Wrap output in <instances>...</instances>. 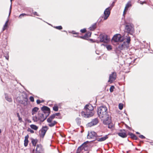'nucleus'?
Wrapping results in <instances>:
<instances>
[{
    "instance_id": "nucleus-44",
    "label": "nucleus",
    "mask_w": 153,
    "mask_h": 153,
    "mask_svg": "<svg viewBox=\"0 0 153 153\" xmlns=\"http://www.w3.org/2000/svg\"><path fill=\"white\" fill-rule=\"evenodd\" d=\"M36 102L37 104H39L41 102L39 100H36Z\"/></svg>"
},
{
    "instance_id": "nucleus-31",
    "label": "nucleus",
    "mask_w": 153,
    "mask_h": 153,
    "mask_svg": "<svg viewBox=\"0 0 153 153\" xmlns=\"http://www.w3.org/2000/svg\"><path fill=\"white\" fill-rule=\"evenodd\" d=\"M105 125H108V127L109 128H111L113 127V125L111 123V119H110V121L109 123H104Z\"/></svg>"
},
{
    "instance_id": "nucleus-11",
    "label": "nucleus",
    "mask_w": 153,
    "mask_h": 153,
    "mask_svg": "<svg viewBox=\"0 0 153 153\" xmlns=\"http://www.w3.org/2000/svg\"><path fill=\"white\" fill-rule=\"evenodd\" d=\"M112 8V7H109L105 10L104 12V20L106 19L109 16L110 13V10Z\"/></svg>"
},
{
    "instance_id": "nucleus-33",
    "label": "nucleus",
    "mask_w": 153,
    "mask_h": 153,
    "mask_svg": "<svg viewBox=\"0 0 153 153\" xmlns=\"http://www.w3.org/2000/svg\"><path fill=\"white\" fill-rule=\"evenodd\" d=\"M27 15L25 13H22L19 16V18L20 19H22V17L24 16H25Z\"/></svg>"
},
{
    "instance_id": "nucleus-17",
    "label": "nucleus",
    "mask_w": 153,
    "mask_h": 153,
    "mask_svg": "<svg viewBox=\"0 0 153 153\" xmlns=\"http://www.w3.org/2000/svg\"><path fill=\"white\" fill-rule=\"evenodd\" d=\"M108 135H106L102 137H99L96 138L97 140L99 142H102L108 138Z\"/></svg>"
},
{
    "instance_id": "nucleus-21",
    "label": "nucleus",
    "mask_w": 153,
    "mask_h": 153,
    "mask_svg": "<svg viewBox=\"0 0 153 153\" xmlns=\"http://www.w3.org/2000/svg\"><path fill=\"white\" fill-rule=\"evenodd\" d=\"M28 137H29V136L28 135H27L25 137L24 145L25 147H26L28 145Z\"/></svg>"
},
{
    "instance_id": "nucleus-36",
    "label": "nucleus",
    "mask_w": 153,
    "mask_h": 153,
    "mask_svg": "<svg viewBox=\"0 0 153 153\" xmlns=\"http://www.w3.org/2000/svg\"><path fill=\"white\" fill-rule=\"evenodd\" d=\"M54 27L58 30H61L62 29V27L61 26Z\"/></svg>"
},
{
    "instance_id": "nucleus-7",
    "label": "nucleus",
    "mask_w": 153,
    "mask_h": 153,
    "mask_svg": "<svg viewBox=\"0 0 153 153\" xmlns=\"http://www.w3.org/2000/svg\"><path fill=\"white\" fill-rule=\"evenodd\" d=\"M99 38L100 39V42L105 43H107L109 41L110 39L108 36L106 35L100 34Z\"/></svg>"
},
{
    "instance_id": "nucleus-4",
    "label": "nucleus",
    "mask_w": 153,
    "mask_h": 153,
    "mask_svg": "<svg viewBox=\"0 0 153 153\" xmlns=\"http://www.w3.org/2000/svg\"><path fill=\"white\" fill-rule=\"evenodd\" d=\"M131 41L130 37L127 35L126 36V38L123 42L121 43L118 46L117 49L119 51L122 50H126L129 47V44Z\"/></svg>"
},
{
    "instance_id": "nucleus-27",
    "label": "nucleus",
    "mask_w": 153,
    "mask_h": 153,
    "mask_svg": "<svg viewBox=\"0 0 153 153\" xmlns=\"http://www.w3.org/2000/svg\"><path fill=\"white\" fill-rule=\"evenodd\" d=\"M101 45V46L102 45L105 46L107 49L108 51L112 49V47L111 45H105L103 44H102Z\"/></svg>"
},
{
    "instance_id": "nucleus-28",
    "label": "nucleus",
    "mask_w": 153,
    "mask_h": 153,
    "mask_svg": "<svg viewBox=\"0 0 153 153\" xmlns=\"http://www.w3.org/2000/svg\"><path fill=\"white\" fill-rule=\"evenodd\" d=\"M8 20H7L6 22H5L4 25L3 26V27L2 29V31H3L7 27V25H8Z\"/></svg>"
},
{
    "instance_id": "nucleus-40",
    "label": "nucleus",
    "mask_w": 153,
    "mask_h": 153,
    "mask_svg": "<svg viewBox=\"0 0 153 153\" xmlns=\"http://www.w3.org/2000/svg\"><path fill=\"white\" fill-rule=\"evenodd\" d=\"M86 31V30L84 28L80 30V32L82 33H84Z\"/></svg>"
},
{
    "instance_id": "nucleus-53",
    "label": "nucleus",
    "mask_w": 153,
    "mask_h": 153,
    "mask_svg": "<svg viewBox=\"0 0 153 153\" xmlns=\"http://www.w3.org/2000/svg\"><path fill=\"white\" fill-rule=\"evenodd\" d=\"M74 34H76V33H73Z\"/></svg>"
},
{
    "instance_id": "nucleus-42",
    "label": "nucleus",
    "mask_w": 153,
    "mask_h": 153,
    "mask_svg": "<svg viewBox=\"0 0 153 153\" xmlns=\"http://www.w3.org/2000/svg\"><path fill=\"white\" fill-rule=\"evenodd\" d=\"M139 137L140 138H141V139H144L145 138V137L143 136V135H140L139 136Z\"/></svg>"
},
{
    "instance_id": "nucleus-39",
    "label": "nucleus",
    "mask_w": 153,
    "mask_h": 153,
    "mask_svg": "<svg viewBox=\"0 0 153 153\" xmlns=\"http://www.w3.org/2000/svg\"><path fill=\"white\" fill-rule=\"evenodd\" d=\"M30 101L32 102L34 101V99L33 97L31 96L30 97Z\"/></svg>"
},
{
    "instance_id": "nucleus-3",
    "label": "nucleus",
    "mask_w": 153,
    "mask_h": 153,
    "mask_svg": "<svg viewBox=\"0 0 153 153\" xmlns=\"http://www.w3.org/2000/svg\"><path fill=\"white\" fill-rule=\"evenodd\" d=\"M93 109L94 107L91 104H88L85 106L84 111L81 112V115L85 118L90 117L94 114Z\"/></svg>"
},
{
    "instance_id": "nucleus-5",
    "label": "nucleus",
    "mask_w": 153,
    "mask_h": 153,
    "mask_svg": "<svg viewBox=\"0 0 153 153\" xmlns=\"http://www.w3.org/2000/svg\"><path fill=\"white\" fill-rule=\"evenodd\" d=\"M126 38V36L124 37H121L120 34H117L114 35L112 39L115 42H122Z\"/></svg>"
},
{
    "instance_id": "nucleus-48",
    "label": "nucleus",
    "mask_w": 153,
    "mask_h": 153,
    "mask_svg": "<svg viewBox=\"0 0 153 153\" xmlns=\"http://www.w3.org/2000/svg\"><path fill=\"white\" fill-rule=\"evenodd\" d=\"M5 58L6 59H7V60H8V59H9V56H5Z\"/></svg>"
},
{
    "instance_id": "nucleus-47",
    "label": "nucleus",
    "mask_w": 153,
    "mask_h": 153,
    "mask_svg": "<svg viewBox=\"0 0 153 153\" xmlns=\"http://www.w3.org/2000/svg\"><path fill=\"white\" fill-rule=\"evenodd\" d=\"M126 127L127 128H128L129 129H131L128 126H127L126 125Z\"/></svg>"
},
{
    "instance_id": "nucleus-49",
    "label": "nucleus",
    "mask_w": 153,
    "mask_h": 153,
    "mask_svg": "<svg viewBox=\"0 0 153 153\" xmlns=\"http://www.w3.org/2000/svg\"><path fill=\"white\" fill-rule=\"evenodd\" d=\"M80 120V119H79L77 118H76V121L77 120V121H79Z\"/></svg>"
},
{
    "instance_id": "nucleus-26",
    "label": "nucleus",
    "mask_w": 153,
    "mask_h": 153,
    "mask_svg": "<svg viewBox=\"0 0 153 153\" xmlns=\"http://www.w3.org/2000/svg\"><path fill=\"white\" fill-rule=\"evenodd\" d=\"M5 99L8 102H10L12 101V98L9 97L7 95L5 94Z\"/></svg>"
},
{
    "instance_id": "nucleus-18",
    "label": "nucleus",
    "mask_w": 153,
    "mask_h": 153,
    "mask_svg": "<svg viewBox=\"0 0 153 153\" xmlns=\"http://www.w3.org/2000/svg\"><path fill=\"white\" fill-rule=\"evenodd\" d=\"M27 100L28 99L27 98L23 100L20 101L19 102L20 103L22 104L25 106H26L27 105Z\"/></svg>"
},
{
    "instance_id": "nucleus-41",
    "label": "nucleus",
    "mask_w": 153,
    "mask_h": 153,
    "mask_svg": "<svg viewBox=\"0 0 153 153\" xmlns=\"http://www.w3.org/2000/svg\"><path fill=\"white\" fill-rule=\"evenodd\" d=\"M78 37L83 39H86V38L85 35L84 36H79Z\"/></svg>"
},
{
    "instance_id": "nucleus-9",
    "label": "nucleus",
    "mask_w": 153,
    "mask_h": 153,
    "mask_svg": "<svg viewBox=\"0 0 153 153\" xmlns=\"http://www.w3.org/2000/svg\"><path fill=\"white\" fill-rule=\"evenodd\" d=\"M91 141H87L84 142L82 145L78 148L77 150V153H79L81 151H83V150H85V148L87 146L86 145L87 144Z\"/></svg>"
},
{
    "instance_id": "nucleus-46",
    "label": "nucleus",
    "mask_w": 153,
    "mask_h": 153,
    "mask_svg": "<svg viewBox=\"0 0 153 153\" xmlns=\"http://www.w3.org/2000/svg\"><path fill=\"white\" fill-rule=\"evenodd\" d=\"M140 1V4H143V3H145V1H144V2H141V1Z\"/></svg>"
},
{
    "instance_id": "nucleus-6",
    "label": "nucleus",
    "mask_w": 153,
    "mask_h": 153,
    "mask_svg": "<svg viewBox=\"0 0 153 153\" xmlns=\"http://www.w3.org/2000/svg\"><path fill=\"white\" fill-rule=\"evenodd\" d=\"M125 26V31L128 33H130L132 34V33L134 30L133 27L132 25L131 24H126Z\"/></svg>"
},
{
    "instance_id": "nucleus-32",
    "label": "nucleus",
    "mask_w": 153,
    "mask_h": 153,
    "mask_svg": "<svg viewBox=\"0 0 153 153\" xmlns=\"http://www.w3.org/2000/svg\"><path fill=\"white\" fill-rule=\"evenodd\" d=\"M53 110L55 111H57L58 110V107L56 105H54L53 107Z\"/></svg>"
},
{
    "instance_id": "nucleus-52",
    "label": "nucleus",
    "mask_w": 153,
    "mask_h": 153,
    "mask_svg": "<svg viewBox=\"0 0 153 153\" xmlns=\"http://www.w3.org/2000/svg\"><path fill=\"white\" fill-rule=\"evenodd\" d=\"M1 132V130L0 129V133Z\"/></svg>"
},
{
    "instance_id": "nucleus-37",
    "label": "nucleus",
    "mask_w": 153,
    "mask_h": 153,
    "mask_svg": "<svg viewBox=\"0 0 153 153\" xmlns=\"http://www.w3.org/2000/svg\"><path fill=\"white\" fill-rule=\"evenodd\" d=\"M114 88V86H112L110 88V91L111 92H112L113 91V89Z\"/></svg>"
},
{
    "instance_id": "nucleus-30",
    "label": "nucleus",
    "mask_w": 153,
    "mask_h": 153,
    "mask_svg": "<svg viewBox=\"0 0 153 153\" xmlns=\"http://www.w3.org/2000/svg\"><path fill=\"white\" fill-rule=\"evenodd\" d=\"M91 33L90 32H87L85 35L86 39L90 37L91 36Z\"/></svg>"
},
{
    "instance_id": "nucleus-24",
    "label": "nucleus",
    "mask_w": 153,
    "mask_h": 153,
    "mask_svg": "<svg viewBox=\"0 0 153 153\" xmlns=\"http://www.w3.org/2000/svg\"><path fill=\"white\" fill-rule=\"evenodd\" d=\"M96 23L92 25L90 27L89 29L91 30H93L96 28Z\"/></svg>"
},
{
    "instance_id": "nucleus-23",
    "label": "nucleus",
    "mask_w": 153,
    "mask_h": 153,
    "mask_svg": "<svg viewBox=\"0 0 153 153\" xmlns=\"http://www.w3.org/2000/svg\"><path fill=\"white\" fill-rule=\"evenodd\" d=\"M55 116L54 114H53L47 119V122H51V120H52L55 118Z\"/></svg>"
},
{
    "instance_id": "nucleus-50",
    "label": "nucleus",
    "mask_w": 153,
    "mask_h": 153,
    "mask_svg": "<svg viewBox=\"0 0 153 153\" xmlns=\"http://www.w3.org/2000/svg\"><path fill=\"white\" fill-rule=\"evenodd\" d=\"M27 121L28 123H31V121L30 120H28Z\"/></svg>"
},
{
    "instance_id": "nucleus-45",
    "label": "nucleus",
    "mask_w": 153,
    "mask_h": 153,
    "mask_svg": "<svg viewBox=\"0 0 153 153\" xmlns=\"http://www.w3.org/2000/svg\"><path fill=\"white\" fill-rule=\"evenodd\" d=\"M33 13L34 15H36L37 16H39V15L36 12H34Z\"/></svg>"
},
{
    "instance_id": "nucleus-2",
    "label": "nucleus",
    "mask_w": 153,
    "mask_h": 153,
    "mask_svg": "<svg viewBox=\"0 0 153 153\" xmlns=\"http://www.w3.org/2000/svg\"><path fill=\"white\" fill-rule=\"evenodd\" d=\"M98 114L103 122V123H108L110 121V117L107 112V108L105 106L99 107L97 110Z\"/></svg>"
},
{
    "instance_id": "nucleus-8",
    "label": "nucleus",
    "mask_w": 153,
    "mask_h": 153,
    "mask_svg": "<svg viewBox=\"0 0 153 153\" xmlns=\"http://www.w3.org/2000/svg\"><path fill=\"white\" fill-rule=\"evenodd\" d=\"M97 136V134L95 132L93 131H88L87 138L89 139H96Z\"/></svg>"
},
{
    "instance_id": "nucleus-15",
    "label": "nucleus",
    "mask_w": 153,
    "mask_h": 153,
    "mask_svg": "<svg viewBox=\"0 0 153 153\" xmlns=\"http://www.w3.org/2000/svg\"><path fill=\"white\" fill-rule=\"evenodd\" d=\"M118 134L123 138H125L127 137V134L124 130H121L120 132L118 133Z\"/></svg>"
},
{
    "instance_id": "nucleus-38",
    "label": "nucleus",
    "mask_w": 153,
    "mask_h": 153,
    "mask_svg": "<svg viewBox=\"0 0 153 153\" xmlns=\"http://www.w3.org/2000/svg\"><path fill=\"white\" fill-rule=\"evenodd\" d=\"M27 131H28L30 132L31 133H34V131L30 128H28L27 129Z\"/></svg>"
},
{
    "instance_id": "nucleus-25",
    "label": "nucleus",
    "mask_w": 153,
    "mask_h": 153,
    "mask_svg": "<svg viewBox=\"0 0 153 153\" xmlns=\"http://www.w3.org/2000/svg\"><path fill=\"white\" fill-rule=\"evenodd\" d=\"M30 126L31 128L35 130H37L38 128V126L33 124L31 125Z\"/></svg>"
},
{
    "instance_id": "nucleus-29",
    "label": "nucleus",
    "mask_w": 153,
    "mask_h": 153,
    "mask_svg": "<svg viewBox=\"0 0 153 153\" xmlns=\"http://www.w3.org/2000/svg\"><path fill=\"white\" fill-rule=\"evenodd\" d=\"M37 142V140H35L33 139L31 141V142L33 144V146H36Z\"/></svg>"
},
{
    "instance_id": "nucleus-51",
    "label": "nucleus",
    "mask_w": 153,
    "mask_h": 153,
    "mask_svg": "<svg viewBox=\"0 0 153 153\" xmlns=\"http://www.w3.org/2000/svg\"><path fill=\"white\" fill-rule=\"evenodd\" d=\"M136 134H139L140 133L139 132H136Z\"/></svg>"
},
{
    "instance_id": "nucleus-19",
    "label": "nucleus",
    "mask_w": 153,
    "mask_h": 153,
    "mask_svg": "<svg viewBox=\"0 0 153 153\" xmlns=\"http://www.w3.org/2000/svg\"><path fill=\"white\" fill-rule=\"evenodd\" d=\"M39 109V108L37 107H35L33 108L32 110V114L34 115L36 114Z\"/></svg>"
},
{
    "instance_id": "nucleus-1",
    "label": "nucleus",
    "mask_w": 153,
    "mask_h": 153,
    "mask_svg": "<svg viewBox=\"0 0 153 153\" xmlns=\"http://www.w3.org/2000/svg\"><path fill=\"white\" fill-rule=\"evenodd\" d=\"M41 110L43 111L41 112L39 111L37 115L33 116L32 119L34 122H43L50 113V110L47 106H44L41 108Z\"/></svg>"
},
{
    "instance_id": "nucleus-20",
    "label": "nucleus",
    "mask_w": 153,
    "mask_h": 153,
    "mask_svg": "<svg viewBox=\"0 0 153 153\" xmlns=\"http://www.w3.org/2000/svg\"><path fill=\"white\" fill-rule=\"evenodd\" d=\"M48 122L49 123L48 125L50 127L54 126L57 123V122L55 121H52V120H51V122Z\"/></svg>"
},
{
    "instance_id": "nucleus-10",
    "label": "nucleus",
    "mask_w": 153,
    "mask_h": 153,
    "mask_svg": "<svg viewBox=\"0 0 153 153\" xmlns=\"http://www.w3.org/2000/svg\"><path fill=\"white\" fill-rule=\"evenodd\" d=\"M48 128L47 126L42 127L41 129L39 131V135L41 137H43L45 136Z\"/></svg>"
},
{
    "instance_id": "nucleus-35",
    "label": "nucleus",
    "mask_w": 153,
    "mask_h": 153,
    "mask_svg": "<svg viewBox=\"0 0 153 153\" xmlns=\"http://www.w3.org/2000/svg\"><path fill=\"white\" fill-rule=\"evenodd\" d=\"M123 108V105L122 103H120L119 105V108L120 110H122Z\"/></svg>"
},
{
    "instance_id": "nucleus-13",
    "label": "nucleus",
    "mask_w": 153,
    "mask_h": 153,
    "mask_svg": "<svg viewBox=\"0 0 153 153\" xmlns=\"http://www.w3.org/2000/svg\"><path fill=\"white\" fill-rule=\"evenodd\" d=\"M98 123V119L97 118H95L93 119L89 123L87 126L88 127H91L92 126H94L97 125Z\"/></svg>"
},
{
    "instance_id": "nucleus-14",
    "label": "nucleus",
    "mask_w": 153,
    "mask_h": 153,
    "mask_svg": "<svg viewBox=\"0 0 153 153\" xmlns=\"http://www.w3.org/2000/svg\"><path fill=\"white\" fill-rule=\"evenodd\" d=\"M116 77V73L114 72L112 73L109 76V79L108 82L111 83L115 79Z\"/></svg>"
},
{
    "instance_id": "nucleus-43",
    "label": "nucleus",
    "mask_w": 153,
    "mask_h": 153,
    "mask_svg": "<svg viewBox=\"0 0 153 153\" xmlns=\"http://www.w3.org/2000/svg\"><path fill=\"white\" fill-rule=\"evenodd\" d=\"M55 115V116H59L60 115V113H55V114H54Z\"/></svg>"
},
{
    "instance_id": "nucleus-34",
    "label": "nucleus",
    "mask_w": 153,
    "mask_h": 153,
    "mask_svg": "<svg viewBox=\"0 0 153 153\" xmlns=\"http://www.w3.org/2000/svg\"><path fill=\"white\" fill-rule=\"evenodd\" d=\"M17 115L19 118V120L20 122H21L22 121V118L20 117L19 114V113H17Z\"/></svg>"
},
{
    "instance_id": "nucleus-12",
    "label": "nucleus",
    "mask_w": 153,
    "mask_h": 153,
    "mask_svg": "<svg viewBox=\"0 0 153 153\" xmlns=\"http://www.w3.org/2000/svg\"><path fill=\"white\" fill-rule=\"evenodd\" d=\"M43 151L42 146L41 144H37L36 149L33 150V153H41Z\"/></svg>"
},
{
    "instance_id": "nucleus-22",
    "label": "nucleus",
    "mask_w": 153,
    "mask_h": 153,
    "mask_svg": "<svg viewBox=\"0 0 153 153\" xmlns=\"http://www.w3.org/2000/svg\"><path fill=\"white\" fill-rule=\"evenodd\" d=\"M128 135H129L131 136V137L132 139H135L136 140H137L138 139L137 137V136L135 134H133L131 133V132L129 133Z\"/></svg>"
},
{
    "instance_id": "nucleus-16",
    "label": "nucleus",
    "mask_w": 153,
    "mask_h": 153,
    "mask_svg": "<svg viewBox=\"0 0 153 153\" xmlns=\"http://www.w3.org/2000/svg\"><path fill=\"white\" fill-rule=\"evenodd\" d=\"M131 2L129 1L126 5V6L123 11V15H124L126 14V12L127 11V10L128 9V8L131 7Z\"/></svg>"
}]
</instances>
